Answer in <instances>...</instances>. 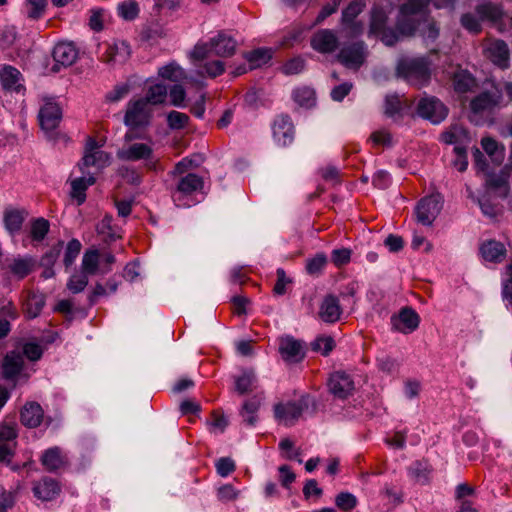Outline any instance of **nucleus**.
Returning <instances> with one entry per match:
<instances>
[{
    "label": "nucleus",
    "mask_w": 512,
    "mask_h": 512,
    "mask_svg": "<svg viewBox=\"0 0 512 512\" xmlns=\"http://www.w3.org/2000/svg\"><path fill=\"white\" fill-rule=\"evenodd\" d=\"M429 2L430 0H409L403 4L396 20V30L386 27L390 7L374 5L371 10L369 34L380 37L387 46L394 45L401 37L413 36L416 31L426 42L435 41L439 36V27L424 12Z\"/></svg>",
    "instance_id": "obj_1"
},
{
    "label": "nucleus",
    "mask_w": 512,
    "mask_h": 512,
    "mask_svg": "<svg viewBox=\"0 0 512 512\" xmlns=\"http://www.w3.org/2000/svg\"><path fill=\"white\" fill-rule=\"evenodd\" d=\"M237 41L225 31L218 32L208 42L198 43L191 52L194 61H203L211 55L231 57L237 50Z\"/></svg>",
    "instance_id": "obj_2"
},
{
    "label": "nucleus",
    "mask_w": 512,
    "mask_h": 512,
    "mask_svg": "<svg viewBox=\"0 0 512 512\" xmlns=\"http://www.w3.org/2000/svg\"><path fill=\"white\" fill-rule=\"evenodd\" d=\"M310 405L315 407V401L310 396H303L297 402L278 403L274 406V417L279 424L290 427Z\"/></svg>",
    "instance_id": "obj_3"
},
{
    "label": "nucleus",
    "mask_w": 512,
    "mask_h": 512,
    "mask_svg": "<svg viewBox=\"0 0 512 512\" xmlns=\"http://www.w3.org/2000/svg\"><path fill=\"white\" fill-rule=\"evenodd\" d=\"M397 73L415 86L425 84L430 78L428 62L424 58L403 59L397 66Z\"/></svg>",
    "instance_id": "obj_4"
},
{
    "label": "nucleus",
    "mask_w": 512,
    "mask_h": 512,
    "mask_svg": "<svg viewBox=\"0 0 512 512\" xmlns=\"http://www.w3.org/2000/svg\"><path fill=\"white\" fill-rule=\"evenodd\" d=\"M36 261L31 256L7 257L1 263L3 275L9 279L22 280L34 271Z\"/></svg>",
    "instance_id": "obj_5"
},
{
    "label": "nucleus",
    "mask_w": 512,
    "mask_h": 512,
    "mask_svg": "<svg viewBox=\"0 0 512 512\" xmlns=\"http://www.w3.org/2000/svg\"><path fill=\"white\" fill-rule=\"evenodd\" d=\"M0 86L11 95H21L25 93L24 79L21 72L11 65L0 66Z\"/></svg>",
    "instance_id": "obj_6"
},
{
    "label": "nucleus",
    "mask_w": 512,
    "mask_h": 512,
    "mask_svg": "<svg viewBox=\"0 0 512 512\" xmlns=\"http://www.w3.org/2000/svg\"><path fill=\"white\" fill-rule=\"evenodd\" d=\"M439 194H433L423 198L416 207V218L419 223L430 226L442 209V201Z\"/></svg>",
    "instance_id": "obj_7"
},
{
    "label": "nucleus",
    "mask_w": 512,
    "mask_h": 512,
    "mask_svg": "<svg viewBox=\"0 0 512 512\" xmlns=\"http://www.w3.org/2000/svg\"><path fill=\"white\" fill-rule=\"evenodd\" d=\"M110 163V155L98 148L97 142L89 138L86 146L82 162L79 164L80 169L84 172V168L95 167L102 169Z\"/></svg>",
    "instance_id": "obj_8"
},
{
    "label": "nucleus",
    "mask_w": 512,
    "mask_h": 512,
    "mask_svg": "<svg viewBox=\"0 0 512 512\" xmlns=\"http://www.w3.org/2000/svg\"><path fill=\"white\" fill-rule=\"evenodd\" d=\"M418 114L434 124L443 121L448 113L444 104L435 97L422 98L417 105Z\"/></svg>",
    "instance_id": "obj_9"
},
{
    "label": "nucleus",
    "mask_w": 512,
    "mask_h": 512,
    "mask_svg": "<svg viewBox=\"0 0 512 512\" xmlns=\"http://www.w3.org/2000/svg\"><path fill=\"white\" fill-rule=\"evenodd\" d=\"M150 116V106L146 101L138 99L128 103L124 122L130 127H140L149 122Z\"/></svg>",
    "instance_id": "obj_10"
},
{
    "label": "nucleus",
    "mask_w": 512,
    "mask_h": 512,
    "mask_svg": "<svg viewBox=\"0 0 512 512\" xmlns=\"http://www.w3.org/2000/svg\"><path fill=\"white\" fill-rule=\"evenodd\" d=\"M116 156L122 161L150 160L153 156V148L147 143H126L117 150Z\"/></svg>",
    "instance_id": "obj_11"
},
{
    "label": "nucleus",
    "mask_w": 512,
    "mask_h": 512,
    "mask_svg": "<svg viewBox=\"0 0 512 512\" xmlns=\"http://www.w3.org/2000/svg\"><path fill=\"white\" fill-rule=\"evenodd\" d=\"M62 111L53 99H46L39 111L41 128L46 132L53 131L60 123Z\"/></svg>",
    "instance_id": "obj_12"
},
{
    "label": "nucleus",
    "mask_w": 512,
    "mask_h": 512,
    "mask_svg": "<svg viewBox=\"0 0 512 512\" xmlns=\"http://www.w3.org/2000/svg\"><path fill=\"white\" fill-rule=\"evenodd\" d=\"M420 323V317L412 308L401 309L397 316L391 317L392 328L403 334L415 331Z\"/></svg>",
    "instance_id": "obj_13"
},
{
    "label": "nucleus",
    "mask_w": 512,
    "mask_h": 512,
    "mask_svg": "<svg viewBox=\"0 0 512 512\" xmlns=\"http://www.w3.org/2000/svg\"><path fill=\"white\" fill-rule=\"evenodd\" d=\"M79 52L71 42H59L53 49V59L55 65L54 71H59V67H68L73 65L78 59Z\"/></svg>",
    "instance_id": "obj_14"
},
{
    "label": "nucleus",
    "mask_w": 512,
    "mask_h": 512,
    "mask_svg": "<svg viewBox=\"0 0 512 512\" xmlns=\"http://www.w3.org/2000/svg\"><path fill=\"white\" fill-rule=\"evenodd\" d=\"M273 138L280 146H287L294 139V126L288 115L278 116L272 126Z\"/></svg>",
    "instance_id": "obj_15"
},
{
    "label": "nucleus",
    "mask_w": 512,
    "mask_h": 512,
    "mask_svg": "<svg viewBox=\"0 0 512 512\" xmlns=\"http://www.w3.org/2000/svg\"><path fill=\"white\" fill-rule=\"evenodd\" d=\"M131 54L129 45L124 42H114L106 46L101 56V61L109 66L125 63Z\"/></svg>",
    "instance_id": "obj_16"
},
{
    "label": "nucleus",
    "mask_w": 512,
    "mask_h": 512,
    "mask_svg": "<svg viewBox=\"0 0 512 512\" xmlns=\"http://www.w3.org/2000/svg\"><path fill=\"white\" fill-rule=\"evenodd\" d=\"M330 392L341 399L347 398L354 391V382L351 377L343 372L333 373L328 382Z\"/></svg>",
    "instance_id": "obj_17"
},
{
    "label": "nucleus",
    "mask_w": 512,
    "mask_h": 512,
    "mask_svg": "<svg viewBox=\"0 0 512 512\" xmlns=\"http://www.w3.org/2000/svg\"><path fill=\"white\" fill-rule=\"evenodd\" d=\"M338 44L339 41L336 34L330 29L319 30L311 38V47L323 54L334 52Z\"/></svg>",
    "instance_id": "obj_18"
},
{
    "label": "nucleus",
    "mask_w": 512,
    "mask_h": 512,
    "mask_svg": "<svg viewBox=\"0 0 512 512\" xmlns=\"http://www.w3.org/2000/svg\"><path fill=\"white\" fill-rule=\"evenodd\" d=\"M364 44L362 42L345 46L338 54V60L348 68H358L364 62Z\"/></svg>",
    "instance_id": "obj_19"
},
{
    "label": "nucleus",
    "mask_w": 512,
    "mask_h": 512,
    "mask_svg": "<svg viewBox=\"0 0 512 512\" xmlns=\"http://www.w3.org/2000/svg\"><path fill=\"white\" fill-rule=\"evenodd\" d=\"M279 352L282 358L290 363H296L304 358L302 343L291 336L280 339Z\"/></svg>",
    "instance_id": "obj_20"
},
{
    "label": "nucleus",
    "mask_w": 512,
    "mask_h": 512,
    "mask_svg": "<svg viewBox=\"0 0 512 512\" xmlns=\"http://www.w3.org/2000/svg\"><path fill=\"white\" fill-rule=\"evenodd\" d=\"M342 308L339 299L333 295H326L319 307L318 315L320 319L326 323H335L340 319Z\"/></svg>",
    "instance_id": "obj_21"
},
{
    "label": "nucleus",
    "mask_w": 512,
    "mask_h": 512,
    "mask_svg": "<svg viewBox=\"0 0 512 512\" xmlns=\"http://www.w3.org/2000/svg\"><path fill=\"white\" fill-rule=\"evenodd\" d=\"M508 172L501 170L499 173H488L485 179V193L494 191L500 197H506L509 192Z\"/></svg>",
    "instance_id": "obj_22"
},
{
    "label": "nucleus",
    "mask_w": 512,
    "mask_h": 512,
    "mask_svg": "<svg viewBox=\"0 0 512 512\" xmlns=\"http://www.w3.org/2000/svg\"><path fill=\"white\" fill-rule=\"evenodd\" d=\"M486 56L498 67L505 69L509 65V49L502 40L491 42L486 50Z\"/></svg>",
    "instance_id": "obj_23"
},
{
    "label": "nucleus",
    "mask_w": 512,
    "mask_h": 512,
    "mask_svg": "<svg viewBox=\"0 0 512 512\" xmlns=\"http://www.w3.org/2000/svg\"><path fill=\"white\" fill-rule=\"evenodd\" d=\"M44 412L37 402H27L20 412L21 423L29 428H36L42 423Z\"/></svg>",
    "instance_id": "obj_24"
},
{
    "label": "nucleus",
    "mask_w": 512,
    "mask_h": 512,
    "mask_svg": "<svg viewBox=\"0 0 512 512\" xmlns=\"http://www.w3.org/2000/svg\"><path fill=\"white\" fill-rule=\"evenodd\" d=\"M33 494L42 501H51L60 493V486L52 479L45 477L33 485Z\"/></svg>",
    "instance_id": "obj_25"
},
{
    "label": "nucleus",
    "mask_w": 512,
    "mask_h": 512,
    "mask_svg": "<svg viewBox=\"0 0 512 512\" xmlns=\"http://www.w3.org/2000/svg\"><path fill=\"white\" fill-rule=\"evenodd\" d=\"M24 364L23 355L19 351L6 354L2 363V375L7 380H13L21 372Z\"/></svg>",
    "instance_id": "obj_26"
},
{
    "label": "nucleus",
    "mask_w": 512,
    "mask_h": 512,
    "mask_svg": "<svg viewBox=\"0 0 512 512\" xmlns=\"http://www.w3.org/2000/svg\"><path fill=\"white\" fill-rule=\"evenodd\" d=\"M499 103V96L490 92H483L470 102L471 112L475 115L491 112Z\"/></svg>",
    "instance_id": "obj_27"
},
{
    "label": "nucleus",
    "mask_w": 512,
    "mask_h": 512,
    "mask_svg": "<svg viewBox=\"0 0 512 512\" xmlns=\"http://www.w3.org/2000/svg\"><path fill=\"white\" fill-rule=\"evenodd\" d=\"M41 463L46 470L53 472L67 464V457L59 447H52L43 453Z\"/></svg>",
    "instance_id": "obj_28"
},
{
    "label": "nucleus",
    "mask_w": 512,
    "mask_h": 512,
    "mask_svg": "<svg viewBox=\"0 0 512 512\" xmlns=\"http://www.w3.org/2000/svg\"><path fill=\"white\" fill-rule=\"evenodd\" d=\"M235 391L244 395L257 388V377L253 369H244L241 374L234 377Z\"/></svg>",
    "instance_id": "obj_29"
},
{
    "label": "nucleus",
    "mask_w": 512,
    "mask_h": 512,
    "mask_svg": "<svg viewBox=\"0 0 512 512\" xmlns=\"http://www.w3.org/2000/svg\"><path fill=\"white\" fill-rule=\"evenodd\" d=\"M46 303L44 294L36 291H30L24 303V313L29 319L36 318L42 312Z\"/></svg>",
    "instance_id": "obj_30"
},
{
    "label": "nucleus",
    "mask_w": 512,
    "mask_h": 512,
    "mask_svg": "<svg viewBox=\"0 0 512 512\" xmlns=\"http://www.w3.org/2000/svg\"><path fill=\"white\" fill-rule=\"evenodd\" d=\"M482 257L490 262H500L506 254L505 246L498 241L490 240L483 243L480 247Z\"/></svg>",
    "instance_id": "obj_31"
},
{
    "label": "nucleus",
    "mask_w": 512,
    "mask_h": 512,
    "mask_svg": "<svg viewBox=\"0 0 512 512\" xmlns=\"http://www.w3.org/2000/svg\"><path fill=\"white\" fill-rule=\"evenodd\" d=\"M203 188V179L194 173L181 177L176 185V191L183 195H190Z\"/></svg>",
    "instance_id": "obj_32"
},
{
    "label": "nucleus",
    "mask_w": 512,
    "mask_h": 512,
    "mask_svg": "<svg viewBox=\"0 0 512 512\" xmlns=\"http://www.w3.org/2000/svg\"><path fill=\"white\" fill-rule=\"evenodd\" d=\"M95 183L93 176L79 177L71 181L70 196L76 200L78 205H81L86 200V190L89 186Z\"/></svg>",
    "instance_id": "obj_33"
},
{
    "label": "nucleus",
    "mask_w": 512,
    "mask_h": 512,
    "mask_svg": "<svg viewBox=\"0 0 512 512\" xmlns=\"http://www.w3.org/2000/svg\"><path fill=\"white\" fill-rule=\"evenodd\" d=\"M452 83L454 90L459 94L470 92L476 86L475 78L467 70L456 71Z\"/></svg>",
    "instance_id": "obj_34"
},
{
    "label": "nucleus",
    "mask_w": 512,
    "mask_h": 512,
    "mask_svg": "<svg viewBox=\"0 0 512 512\" xmlns=\"http://www.w3.org/2000/svg\"><path fill=\"white\" fill-rule=\"evenodd\" d=\"M245 60L249 63L250 69H256L269 62L272 58V50L268 48H258L243 54Z\"/></svg>",
    "instance_id": "obj_35"
},
{
    "label": "nucleus",
    "mask_w": 512,
    "mask_h": 512,
    "mask_svg": "<svg viewBox=\"0 0 512 512\" xmlns=\"http://www.w3.org/2000/svg\"><path fill=\"white\" fill-rule=\"evenodd\" d=\"M81 268L87 275L100 273V253L97 249H89L84 253Z\"/></svg>",
    "instance_id": "obj_36"
},
{
    "label": "nucleus",
    "mask_w": 512,
    "mask_h": 512,
    "mask_svg": "<svg viewBox=\"0 0 512 512\" xmlns=\"http://www.w3.org/2000/svg\"><path fill=\"white\" fill-rule=\"evenodd\" d=\"M47 7V0H25L23 13L31 21H37L43 17Z\"/></svg>",
    "instance_id": "obj_37"
},
{
    "label": "nucleus",
    "mask_w": 512,
    "mask_h": 512,
    "mask_svg": "<svg viewBox=\"0 0 512 512\" xmlns=\"http://www.w3.org/2000/svg\"><path fill=\"white\" fill-rule=\"evenodd\" d=\"M168 96L167 87L164 84L157 83L148 87L145 97L141 98L148 105H159L165 102Z\"/></svg>",
    "instance_id": "obj_38"
},
{
    "label": "nucleus",
    "mask_w": 512,
    "mask_h": 512,
    "mask_svg": "<svg viewBox=\"0 0 512 512\" xmlns=\"http://www.w3.org/2000/svg\"><path fill=\"white\" fill-rule=\"evenodd\" d=\"M158 75L168 81L177 83L186 79L185 71L176 63L170 62L158 69Z\"/></svg>",
    "instance_id": "obj_39"
},
{
    "label": "nucleus",
    "mask_w": 512,
    "mask_h": 512,
    "mask_svg": "<svg viewBox=\"0 0 512 512\" xmlns=\"http://www.w3.org/2000/svg\"><path fill=\"white\" fill-rule=\"evenodd\" d=\"M26 217V212L23 210H8L4 215V223L6 229L10 233L18 232L23 224V221Z\"/></svg>",
    "instance_id": "obj_40"
},
{
    "label": "nucleus",
    "mask_w": 512,
    "mask_h": 512,
    "mask_svg": "<svg viewBox=\"0 0 512 512\" xmlns=\"http://www.w3.org/2000/svg\"><path fill=\"white\" fill-rule=\"evenodd\" d=\"M431 466L427 461H416L409 467L410 476L420 484H426L429 481Z\"/></svg>",
    "instance_id": "obj_41"
},
{
    "label": "nucleus",
    "mask_w": 512,
    "mask_h": 512,
    "mask_svg": "<svg viewBox=\"0 0 512 512\" xmlns=\"http://www.w3.org/2000/svg\"><path fill=\"white\" fill-rule=\"evenodd\" d=\"M475 12L481 20H488L492 22L497 21L502 16L501 8L491 2H484L477 5Z\"/></svg>",
    "instance_id": "obj_42"
},
{
    "label": "nucleus",
    "mask_w": 512,
    "mask_h": 512,
    "mask_svg": "<svg viewBox=\"0 0 512 512\" xmlns=\"http://www.w3.org/2000/svg\"><path fill=\"white\" fill-rule=\"evenodd\" d=\"M224 71V63L221 60H213L200 66V69L197 71V73L200 76L207 75L208 77L215 78L221 75Z\"/></svg>",
    "instance_id": "obj_43"
},
{
    "label": "nucleus",
    "mask_w": 512,
    "mask_h": 512,
    "mask_svg": "<svg viewBox=\"0 0 512 512\" xmlns=\"http://www.w3.org/2000/svg\"><path fill=\"white\" fill-rule=\"evenodd\" d=\"M327 264V257L324 253H317L313 258L308 259L306 270L310 275L318 276Z\"/></svg>",
    "instance_id": "obj_44"
},
{
    "label": "nucleus",
    "mask_w": 512,
    "mask_h": 512,
    "mask_svg": "<svg viewBox=\"0 0 512 512\" xmlns=\"http://www.w3.org/2000/svg\"><path fill=\"white\" fill-rule=\"evenodd\" d=\"M477 204L479 205L482 213L489 218H496L497 215L501 212V208L490 202L489 194L484 193L479 199H477Z\"/></svg>",
    "instance_id": "obj_45"
},
{
    "label": "nucleus",
    "mask_w": 512,
    "mask_h": 512,
    "mask_svg": "<svg viewBox=\"0 0 512 512\" xmlns=\"http://www.w3.org/2000/svg\"><path fill=\"white\" fill-rule=\"evenodd\" d=\"M336 506L344 511L350 512L357 505V498L349 492H341L335 497Z\"/></svg>",
    "instance_id": "obj_46"
},
{
    "label": "nucleus",
    "mask_w": 512,
    "mask_h": 512,
    "mask_svg": "<svg viewBox=\"0 0 512 512\" xmlns=\"http://www.w3.org/2000/svg\"><path fill=\"white\" fill-rule=\"evenodd\" d=\"M119 15L125 20H133L139 13L138 3L134 0H128L120 3L117 7Z\"/></svg>",
    "instance_id": "obj_47"
},
{
    "label": "nucleus",
    "mask_w": 512,
    "mask_h": 512,
    "mask_svg": "<svg viewBox=\"0 0 512 512\" xmlns=\"http://www.w3.org/2000/svg\"><path fill=\"white\" fill-rule=\"evenodd\" d=\"M171 105L184 108L186 106V90L181 84L173 85L168 92Z\"/></svg>",
    "instance_id": "obj_48"
},
{
    "label": "nucleus",
    "mask_w": 512,
    "mask_h": 512,
    "mask_svg": "<svg viewBox=\"0 0 512 512\" xmlns=\"http://www.w3.org/2000/svg\"><path fill=\"white\" fill-rule=\"evenodd\" d=\"M189 122V116L178 111H171L167 115V124L171 129H183Z\"/></svg>",
    "instance_id": "obj_49"
},
{
    "label": "nucleus",
    "mask_w": 512,
    "mask_h": 512,
    "mask_svg": "<svg viewBox=\"0 0 512 512\" xmlns=\"http://www.w3.org/2000/svg\"><path fill=\"white\" fill-rule=\"evenodd\" d=\"M364 6H365L364 0L352 1L342 13V22L343 23L352 22L358 16V14L363 10Z\"/></svg>",
    "instance_id": "obj_50"
},
{
    "label": "nucleus",
    "mask_w": 512,
    "mask_h": 512,
    "mask_svg": "<svg viewBox=\"0 0 512 512\" xmlns=\"http://www.w3.org/2000/svg\"><path fill=\"white\" fill-rule=\"evenodd\" d=\"M88 284V275L84 272H81L80 274H73L68 282H67V288L72 293H79L85 289V287Z\"/></svg>",
    "instance_id": "obj_51"
},
{
    "label": "nucleus",
    "mask_w": 512,
    "mask_h": 512,
    "mask_svg": "<svg viewBox=\"0 0 512 512\" xmlns=\"http://www.w3.org/2000/svg\"><path fill=\"white\" fill-rule=\"evenodd\" d=\"M49 231V222L44 218H38L33 221L31 226V236L36 241H41L45 238Z\"/></svg>",
    "instance_id": "obj_52"
},
{
    "label": "nucleus",
    "mask_w": 512,
    "mask_h": 512,
    "mask_svg": "<svg viewBox=\"0 0 512 512\" xmlns=\"http://www.w3.org/2000/svg\"><path fill=\"white\" fill-rule=\"evenodd\" d=\"M81 247V243L77 239H72L68 242L64 255V264L66 267H69L74 263L80 253Z\"/></svg>",
    "instance_id": "obj_53"
},
{
    "label": "nucleus",
    "mask_w": 512,
    "mask_h": 512,
    "mask_svg": "<svg viewBox=\"0 0 512 512\" xmlns=\"http://www.w3.org/2000/svg\"><path fill=\"white\" fill-rule=\"evenodd\" d=\"M293 98L302 106H311L315 102L314 91L309 88L296 89L293 92Z\"/></svg>",
    "instance_id": "obj_54"
},
{
    "label": "nucleus",
    "mask_w": 512,
    "mask_h": 512,
    "mask_svg": "<svg viewBox=\"0 0 512 512\" xmlns=\"http://www.w3.org/2000/svg\"><path fill=\"white\" fill-rule=\"evenodd\" d=\"M335 347V342L330 336L318 337L313 343L312 348L314 351H319L323 355H328Z\"/></svg>",
    "instance_id": "obj_55"
},
{
    "label": "nucleus",
    "mask_w": 512,
    "mask_h": 512,
    "mask_svg": "<svg viewBox=\"0 0 512 512\" xmlns=\"http://www.w3.org/2000/svg\"><path fill=\"white\" fill-rule=\"evenodd\" d=\"M304 68H305V60L302 57L298 56V57L292 58L289 61H287L283 65L282 71L286 75H295V74H299L300 72H302L304 70Z\"/></svg>",
    "instance_id": "obj_56"
},
{
    "label": "nucleus",
    "mask_w": 512,
    "mask_h": 512,
    "mask_svg": "<svg viewBox=\"0 0 512 512\" xmlns=\"http://www.w3.org/2000/svg\"><path fill=\"white\" fill-rule=\"evenodd\" d=\"M480 20L478 15L466 13L461 17V25L469 32L478 33L481 31Z\"/></svg>",
    "instance_id": "obj_57"
},
{
    "label": "nucleus",
    "mask_w": 512,
    "mask_h": 512,
    "mask_svg": "<svg viewBox=\"0 0 512 512\" xmlns=\"http://www.w3.org/2000/svg\"><path fill=\"white\" fill-rule=\"evenodd\" d=\"M22 355H25L31 361H37L43 354L42 347L34 342L25 343L22 349Z\"/></svg>",
    "instance_id": "obj_58"
},
{
    "label": "nucleus",
    "mask_w": 512,
    "mask_h": 512,
    "mask_svg": "<svg viewBox=\"0 0 512 512\" xmlns=\"http://www.w3.org/2000/svg\"><path fill=\"white\" fill-rule=\"evenodd\" d=\"M17 435L16 425L0 424V442H16Z\"/></svg>",
    "instance_id": "obj_59"
},
{
    "label": "nucleus",
    "mask_w": 512,
    "mask_h": 512,
    "mask_svg": "<svg viewBox=\"0 0 512 512\" xmlns=\"http://www.w3.org/2000/svg\"><path fill=\"white\" fill-rule=\"evenodd\" d=\"M17 442H0V462L10 464L16 450Z\"/></svg>",
    "instance_id": "obj_60"
},
{
    "label": "nucleus",
    "mask_w": 512,
    "mask_h": 512,
    "mask_svg": "<svg viewBox=\"0 0 512 512\" xmlns=\"http://www.w3.org/2000/svg\"><path fill=\"white\" fill-rule=\"evenodd\" d=\"M239 496V491L232 485L226 484L218 488L217 497L222 502L233 501Z\"/></svg>",
    "instance_id": "obj_61"
},
{
    "label": "nucleus",
    "mask_w": 512,
    "mask_h": 512,
    "mask_svg": "<svg viewBox=\"0 0 512 512\" xmlns=\"http://www.w3.org/2000/svg\"><path fill=\"white\" fill-rule=\"evenodd\" d=\"M18 317V311L12 301L2 300L0 307V319L15 320Z\"/></svg>",
    "instance_id": "obj_62"
},
{
    "label": "nucleus",
    "mask_w": 512,
    "mask_h": 512,
    "mask_svg": "<svg viewBox=\"0 0 512 512\" xmlns=\"http://www.w3.org/2000/svg\"><path fill=\"white\" fill-rule=\"evenodd\" d=\"M235 468L236 466L234 461L228 457L220 458L216 463L217 473L222 477H226L231 474Z\"/></svg>",
    "instance_id": "obj_63"
},
{
    "label": "nucleus",
    "mask_w": 512,
    "mask_h": 512,
    "mask_svg": "<svg viewBox=\"0 0 512 512\" xmlns=\"http://www.w3.org/2000/svg\"><path fill=\"white\" fill-rule=\"evenodd\" d=\"M351 250L348 248L335 249L331 253V260L336 266H343L350 261Z\"/></svg>",
    "instance_id": "obj_64"
}]
</instances>
